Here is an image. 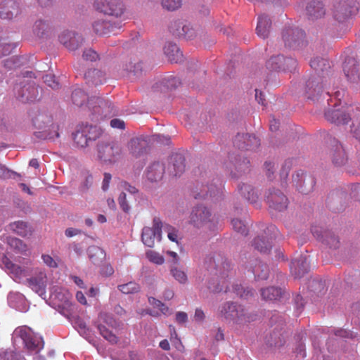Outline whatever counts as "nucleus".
<instances>
[{
	"instance_id": "47",
	"label": "nucleus",
	"mask_w": 360,
	"mask_h": 360,
	"mask_svg": "<svg viewBox=\"0 0 360 360\" xmlns=\"http://www.w3.org/2000/svg\"><path fill=\"white\" fill-rule=\"evenodd\" d=\"M328 245L330 248H337L339 245V240L333 233L325 231V237L323 242Z\"/></svg>"
},
{
	"instance_id": "10",
	"label": "nucleus",
	"mask_w": 360,
	"mask_h": 360,
	"mask_svg": "<svg viewBox=\"0 0 360 360\" xmlns=\"http://www.w3.org/2000/svg\"><path fill=\"white\" fill-rule=\"evenodd\" d=\"M99 158L104 162H115L121 154V148L117 143H101L98 146Z\"/></svg>"
},
{
	"instance_id": "25",
	"label": "nucleus",
	"mask_w": 360,
	"mask_h": 360,
	"mask_svg": "<svg viewBox=\"0 0 360 360\" xmlns=\"http://www.w3.org/2000/svg\"><path fill=\"white\" fill-rule=\"evenodd\" d=\"M271 20L267 15H261L258 17L257 25L256 27L257 34L263 39L267 38L270 33Z\"/></svg>"
},
{
	"instance_id": "42",
	"label": "nucleus",
	"mask_w": 360,
	"mask_h": 360,
	"mask_svg": "<svg viewBox=\"0 0 360 360\" xmlns=\"http://www.w3.org/2000/svg\"><path fill=\"white\" fill-rule=\"evenodd\" d=\"M283 60V56H273L266 62V67L271 70H282Z\"/></svg>"
},
{
	"instance_id": "15",
	"label": "nucleus",
	"mask_w": 360,
	"mask_h": 360,
	"mask_svg": "<svg viewBox=\"0 0 360 360\" xmlns=\"http://www.w3.org/2000/svg\"><path fill=\"white\" fill-rule=\"evenodd\" d=\"M20 13L19 4L15 0H5L0 3V18L11 20Z\"/></svg>"
},
{
	"instance_id": "41",
	"label": "nucleus",
	"mask_w": 360,
	"mask_h": 360,
	"mask_svg": "<svg viewBox=\"0 0 360 360\" xmlns=\"http://www.w3.org/2000/svg\"><path fill=\"white\" fill-rule=\"evenodd\" d=\"M220 193V188H217L216 186L210 185L203 186L201 192L198 195V196H195L197 198H205L207 197L214 198L217 196Z\"/></svg>"
},
{
	"instance_id": "58",
	"label": "nucleus",
	"mask_w": 360,
	"mask_h": 360,
	"mask_svg": "<svg viewBox=\"0 0 360 360\" xmlns=\"http://www.w3.org/2000/svg\"><path fill=\"white\" fill-rule=\"evenodd\" d=\"M73 310V305L72 303L66 299L64 303L62 304V310L60 313L66 317H69Z\"/></svg>"
},
{
	"instance_id": "16",
	"label": "nucleus",
	"mask_w": 360,
	"mask_h": 360,
	"mask_svg": "<svg viewBox=\"0 0 360 360\" xmlns=\"http://www.w3.org/2000/svg\"><path fill=\"white\" fill-rule=\"evenodd\" d=\"M59 41L68 49L75 51L82 45L83 38L74 32L64 31L60 34Z\"/></svg>"
},
{
	"instance_id": "1",
	"label": "nucleus",
	"mask_w": 360,
	"mask_h": 360,
	"mask_svg": "<svg viewBox=\"0 0 360 360\" xmlns=\"http://www.w3.org/2000/svg\"><path fill=\"white\" fill-rule=\"evenodd\" d=\"M71 99L74 105L78 107H82L87 102V107L94 115H104L103 109L109 108L108 102L100 97H92L89 98L86 94L81 89H75L71 96Z\"/></svg>"
},
{
	"instance_id": "34",
	"label": "nucleus",
	"mask_w": 360,
	"mask_h": 360,
	"mask_svg": "<svg viewBox=\"0 0 360 360\" xmlns=\"http://www.w3.org/2000/svg\"><path fill=\"white\" fill-rule=\"evenodd\" d=\"M238 189L242 196L252 204L256 203L257 200V194L252 186L243 184L238 186Z\"/></svg>"
},
{
	"instance_id": "60",
	"label": "nucleus",
	"mask_w": 360,
	"mask_h": 360,
	"mask_svg": "<svg viewBox=\"0 0 360 360\" xmlns=\"http://www.w3.org/2000/svg\"><path fill=\"white\" fill-rule=\"evenodd\" d=\"M126 197H127V195H126L125 192L122 191L118 198V202H119L121 209L124 212H128L130 207L127 202Z\"/></svg>"
},
{
	"instance_id": "21",
	"label": "nucleus",
	"mask_w": 360,
	"mask_h": 360,
	"mask_svg": "<svg viewBox=\"0 0 360 360\" xmlns=\"http://www.w3.org/2000/svg\"><path fill=\"white\" fill-rule=\"evenodd\" d=\"M18 89V96L23 102L34 101L39 96V88L34 84H27L22 87L16 86Z\"/></svg>"
},
{
	"instance_id": "3",
	"label": "nucleus",
	"mask_w": 360,
	"mask_h": 360,
	"mask_svg": "<svg viewBox=\"0 0 360 360\" xmlns=\"http://www.w3.org/2000/svg\"><path fill=\"white\" fill-rule=\"evenodd\" d=\"M358 11L356 0H340L333 4L331 10L333 18L339 23L349 20Z\"/></svg>"
},
{
	"instance_id": "50",
	"label": "nucleus",
	"mask_w": 360,
	"mask_h": 360,
	"mask_svg": "<svg viewBox=\"0 0 360 360\" xmlns=\"http://www.w3.org/2000/svg\"><path fill=\"white\" fill-rule=\"evenodd\" d=\"M6 267L10 270L11 273L13 274L15 277L20 278L24 275V270L18 265L8 261L5 263Z\"/></svg>"
},
{
	"instance_id": "22",
	"label": "nucleus",
	"mask_w": 360,
	"mask_h": 360,
	"mask_svg": "<svg viewBox=\"0 0 360 360\" xmlns=\"http://www.w3.org/2000/svg\"><path fill=\"white\" fill-rule=\"evenodd\" d=\"M27 285L39 295L45 293L46 286V275L44 271H39L36 276L27 279Z\"/></svg>"
},
{
	"instance_id": "6",
	"label": "nucleus",
	"mask_w": 360,
	"mask_h": 360,
	"mask_svg": "<svg viewBox=\"0 0 360 360\" xmlns=\"http://www.w3.org/2000/svg\"><path fill=\"white\" fill-rule=\"evenodd\" d=\"M18 333L29 351L37 353L44 347L42 338L34 335L30 328H19Z\"/></svg>"
},
{
	"instance_id": "13",
	"label": "nucleus",
	"mask_w": 360,
	"mask_h": 360,
	"mask_svg": "<svg viewBox=\"0 0 360 360\" xmlns=\"http://www.w3.org/2000/svg\"><path fill=\"white\" fill-rule=\"evenodd\" d=\"M210 211L205 206L198 205L192 210L190 223L196 227H201L210 221Z\"/></svg>"
},
{
	"instance_id": "43",
	"label": "nucleus",
	"mask_w": 360,
	"mask_h": 360,
	"mask_svg": "<svg viewBox=\"0 0 360 360\" xmlns=\"http://www.w3.org/2000/svg\"><path fill=\"white\" fill-rule=\"evenodd\" d=\"M7 243L12 249L19 252H24L27 250V245L19 238L9 237L7 239Z\"/></svg>"
},
{
	"instance_id": "38",
	"label": "nucleus",
	"mask_w": 360,
	"mask_h": 360,
	"mask_svg": "<svg viewBox=\"0 0 360 360\" xmlns=\"http://www.w3.org/2000/svg\"><path fill=\"white\" fill-rule=\"evenodd\" d=\"M51 27L49 23L44 20H37L33 25V32L39 37H43L49 32Z\"/></svg>"
},
{
	"instance_id": "24",
	"label": "nucleus",
	"mask_w": 360,
	"mask_h": 360,
	"mask_svg": "<svg viewBox=\"0 0 360 360\" xmlns=\"http://www.w3.org/2000/svg\"><path fill=\"white\" fill-rule=\"evenodd\" d=\"M169 172L174 176L181 175L185 170V158L180 153L172 154L169 157Z\"/></svg>"
},
{
	"instance_id": "28",
	"label": "nucleus",
	"mask_w": 360,
	"mask_h": 360,
	"mask_svg": "<svg viewBox=\"0 0 360 360\" xmlns=\"http://www.w3.org/2000/svg\"><path fill=\"white\" fill-rule=\"evenodd\" d=\"M84 79L86 84L91 85H99L103 84L105 80V74L96 69L89 70L84 74Z\"/></svg>"
},
{
	"instance_id": "2",
	"label": "nucleus",
	"mask_w": 360,
	"mask_h": 360,
	"mask_svg": "<svg viewBox=\"0 0 360 360\" xmlns=\"http://www.w3.org/2000/svg\"><path fill=\"white\" fill-rule=\"evenodd\" d=\"M218 317L222 321L236 323H243L250 321L243 306L233 302H226L219 307Z\"/></svg>"
},
{
	"instance_id": "49",
	"label": "nucleus",
	"mask_w": 360,
	"mask_h": 360,
	"mask_svg": "<svg viewBox=\"0 0 360 360\" xmlns=\"http://www.w3.org/2000/svg\"><path fill=\"white\" fill-rule=\"evenodd\" d=\"M148 302L150 304H151L154 308L158 309L162 314L166 315L167 314H169V307H167L161 301L150 297L148 298Z\"/></svg>"
},
{
	"instance_id": "4",
	"label": "nucleus",
	"mask_w": 360,
	"mask_h": 360,
	"mask_svg": "<svg viewBox=\"0 0 360 360\" xmlns=\"http://www.w3.org/2000/svg\"><path fill=\"white\" fill-rule=\"evenodd\" d=\"M94 7L105 15L115 18L121 17L125 11L121 0H95Z\"/></svg>"
},
{
	"instance_id": "45",
	"label": "nucleus",
	"mask_w": 360,
	"mask_h": 360,
	"mask_svg": "<svg viewBox=\"0 0 360 360\" xmlns=\"http://www.w3.org/2000/svg\"><path fill=\"white\" fill-rule=\"evenodd\" d=\"M170 272L176 281L181 284H185L188 281V277L185 271L176 266H172Z\"/></svg>"
},
{
	"instance_id": "14",
	"label": "nucleus",
	"mask_w": 360,
	"mask_h": 360,
	"mask_svg": "<svg viewBox=\"0 0 360 360\" xmlns=\"http://www.w3.org/2000/svg\"><path fill=\"white\" fill-rule=\"evenodd\" d=\"M292 181L298 191L303 194H308L312 191L315 185L314 179L310 175L305 174L302 171L297 172L295 176H292Z\"/></svg>"
},
{
	"instance_id": "48",
	"label": "nucleus",
	"mask_w": 360,
	"mask_h": 360,
	"mask_svg": "<svg viewBox=\"0 0 360 360\" xmlns=\"http://www.w3.org/2000/svg\"><path fill=\"white\" fill-rule=\"evenodd\" d=\"M146 255L150 262L155 264L161 265L165 262L164 257L155 251L148 250L146 252Z\"/></svg>"
},
{
	"instance_id": "39",
	"label": "nucleus",
	"mask_w": 360,
	"mask_h": 360,
	"mask_svg": "<svg viewBox=\"0 0 360 360\" xmlns=\"http://www.w3.org/2000/svg\"><path fill=\"white\" fill-rule=\"evenodd\" d=\"M252 245L255 249L263 254H266L270 252L271 248V243L269 240H265L264 238H255L252 242Z\"/></svg>"
},
{
	"instance_id": "23",
	"label": "nucleus",
	"mask_w": 360,
	"mask_h": 360,
	"mask_svg": "<svg viewBox=\"0 0 360 360\" xmlns=\"http://www.w3.org/2000/svg\"><path fill=\"white\" fill-rule=\"evenodd\" d=\"M336 107L337 104L335 103L333 108H330L326 111V119L328 121L337 124H347L349 120H350V117L340 108H336Z\"/></svg>"
},
{
	"instance_id": "5",
	"label": "nucleus",
	"mask_w": 360,
	"mask_h": 360,
	"mask_svg": "<svg viewBox=\"0 0 360 360\" xmlns=\"http://www.w3.org/2000/svg\"><path fill=\"white\" fill-rule=\"evenodd\" d=\"M99 134V130L96 127L86 124L78 126L72 135L75 144L78 147L84 148L89 141L95 140Z\"/></svg>"
},
{
	"instance_id": "64",
	"label": "nucleus",
	"mask_w": 360,
	"mask_h": 360,
	"mask_svg": "<svg viewBox=\"0 0 360 360\" xmlns=\"http://www.w3.org/2000/svg\"><path fill=\"white\" fill-rule=\"evenodd\" d=\"M351 131L356 139L360 142V122H353Z\"/></svg>"
},
{
	"instance_id": "61",
	"label": "nucleus",
	"mask_w": 360,
	"mask_h": 360,
	"mask_svg": "<svg viewBox=\"0 0 360 360\" xmlns=\"http://www.w3.org/2000/svg\"><path fill=\"white\" fill-rule=\"evenodd\" d=\"M100 320L104 321L108 325L115 327L116 326L115 320L109 314L106 313H102L99 316Z\"/></svg>"
},
{
	"instance_id": "44",
	"label": "nucleus",
	"mask_w": 360,
	"mask_h": 360,
	"mask_svg": "<svg viewBox=\"0 0 360 360\" xmlns=\"http://www.w3.org/2000/svg\"><path fill=\"white\" fill-rule=\"evenodd\" d=\"M98 329L100 334L108 341L112 344L117 343L118 341L117 337L113 334L110 330H108L105 326L99 324Z\"/></svg>"
},
{
	"instance_id": "40",
	"label": "nucleus",
	"mask_w": 360,
	"mask_h": 360,
	"mask_svg": "<svg viewBox=\"0 0 360 360\" xmlns=\"http://www.w3.org/2000/svg\"><path fill=\"white\" fill-rule=\"evenodd\" d=\"M171 31L174 34H176L179 37H183L188 39H191L195 37L196 33L194 29L189 25H184L181 27V30L176 29V30H174L173 27H171Z\"/></svg>"
},
{
	"instance_id": "9",
	"label": "nucleus",
	"mask_w": 360,
	"mask_h": 360,
	"mask_svg": "<svg viewBox=\"0 0 360 360\" xmlns=\"http://www.w3.org/2000/svg\"><path fill=\"white\" fill-rule=\"evenodd\" d=\"M343 70L347 79L360 87V63L354 57H347L343 65Z\"/></svg>"
},
{
	"instance_id": "29",
	"label": "nucleus",
	"mask_w": 360,
	"mask_h": 360,
	"mask_svg": "<svg viewBox=\"0 0 360 360\" xmlns=\"http://www.w3.org/2000/svg\"><path fill=\"white\" fill-rule=\"evenodd\" d=\"M310 66L314 70L318 75H324L327 73L330 68V62L324 58L316 57L310 61Z\"/></svg>"
},
{
	"instance_id": "8",
	"label": "nucleus",
	"mask_w": 360,
	"mask_h": 360,
	"mask_svg": "<svg viewBox=\"0 0 360 360\" xmlns=\"http://www.w3.org/2000/svg\"><path fill=\"white\" fill-rule=\"evenodd\" d=\"M120 27L119 23L112 22L105 18H97L92 22L94 32L100 36L116 34Z\"/></svg>"
},
{
	"instance_id": "35",
	"label": "nucleus",
	"mask_w": 360,
	"mask_h": 360,
	"mask_svg": "<svg viewBox=\"0 0 360 360\" xmlns=\"http://www.w3.org/2000/svg\"><path fill=\"white\" fill-rule=\"evenodd\" d=\"M128 148L134 156H138L145 150V141L139 138H133L128 143Z\"/></svg>"
},
{
	"instance_id": "19",
	"label": "nucleus",
	"mask_w": 360,
	"mask_h": 360,
	"mask_svg": "<svg viewBox=\"0 0 360 360\" xmlns=\"http://www.w3.org/2000/svg\"><path fill=\"white\" fill-rule=\"evenodd\" d=\"M323 79L314 78L307 82V94L309 99L319 101L323 91Z\"/></svg>"
},
{
	"instance_id": "46",
	"label": "nucleus",
	"mask_w": 360,
	"mask_h": 360,
	"mask_svg": "<svg viewBox=\"0 0 360 360\" xmlns=\"http://www.w3.org/2000/svg\"><path fill=\"white\" fill-rule=\"evenodd\" d=\"M117 288L124 294L135 293L139 292L140 289L139 284L135 282L120 285Z\"/></svg>"
},
{
	"instance_id": "26",
	"label": "nucleus",
	"mask_w": 360,
	"mask_h": 360,
	"mask_svg": "<svg viewBox=\"0 0 360 360\" xmlns=\"http://www.w3.org/2000/svg\"><path fill=\"white\" fill-rule=\"evenodd\" d=\"M307 13L311 20L323 16L326 13L322 2L316 0L310 1L307 6Z\"/></svg>"
},
{
	"instance_id": "59",
	"label": "nucleus",
	"mask_w": 360,
	"mask_h": 360,
	"mask_svg": "<svg viewBox=\"0 0 360 360\" xmlns=\"http://www.w3.org/2000/svg\"><path fill=\"white\" fill-rule=\"evenodd\" d=\"M82 57L85 60L96 61L98 58V55L95 51L89 49L84 51Z\"/></svg>"
},
{
	"instance_id": "51",
	"label": "nucleus",
	"mask_w": 360,
	"mask_h": 360,
	"mask_svg": "<svg viewBox=\"0 0 360 360\" xmlns=\"http://www.w3.org/2000/svg\"><path fill=\"white\" fill-rule=\"evenodd\" d=\"M14 48L13 44L7 42V39H3L0 42V57L9 55Z\"/></svg>"
},
{
	"instance_id": "17",
	"label": "nucleus",
	"mask_w": 360,
	"mask_h": 360,
	"mask_svg": "<svg viewBox=\"0 0 360 360\" xmlns=\"http://www.w3.org/2000/svg\"><path fill=\"white\" fill-rule=\"evenodd\" d=\"M290 272L295 278H301L309 270V262L306 255H300L298 258L292 261Z\"/></svg>"
},
{
	"instance_id": "36",
	"label": "nucleus",
	"mask_w": 360,
	"mask_h": 360,
	"mask_svg": "<svg viewBox=\"0 0 360 360\" xmlns=\"http://www.w3.org/2000/svg\"><path fill=\"white\" fill-rule=\"evenodd\" d=\"M123 68L129 74H133L134 76H138L142 71V65L136 58H134V60L130 59L126 61Z\"/></svg>"
},
{
	"instance_id": "27",
	"label": "nucleus",
	"mask_w": 360,
	"mask_h": 360,
	"mask_svg": "<svg viewBox=\"0 0 360 360\" xmlns=\"http://www.w3.org/2000/svg\"><path fill=\"white\" fill-rule=\"evenodd\" d=\"M164 52L172 63H179L182 60V52L176 44L167 43L164 47Z\"/></svg>"
},
{
	"instance_id": "32",
	"label": "nucleus",
	"mask_w": 360,
	"mask_h": 360,
	"mask_svg": "<svg viewBox=\"0 0 360 360\" xmlns=\"http://www.w3.org/2000/svg\"><path fill=\"white\" fill-rule=\"evenodd\" d=\"M283 294V290L281 288L269 287L261 290V295L265 300H278Z\"/></svg>"
},
{
	"instance_id": "31",
	"label": "nucleus",
	"mask_w": 360,
	"mask_h": 360,
	"mask_svg": "<svg viewBox=\"0 0 360 360\" xmlns=\"http://www.w3.org/2000/svg\"><path fill=\"white\" fill-rule=\"evenodd\" d=\"M10 228L13 232L22 237L31 235L32 232L29 224L23 221H17L11 224Z\"/></svg>"
},
{
	"instance_id": "20",
	"label": "nucleus",
	"mask_w": 360,
	"mask_h": 360,
	"mask_svg": "<svg viewBox=\"0 0 360 360\" xmlns=\"http://www.w3.org/2000/svg\"><path fill=\"white\" fill-rule=\"evenodd\" d=\"M330 156L333 164L336 167H341L347 162V155L342 144L336 141H333Z\"/></svg>"
},
{
	"instance_id": "33",
	"label": "nucleus",
	"mask_w": 360,
	"mask_h": 360,
	"mask_svg": "<svg viewBox=\"0 0 360 360\" xmlns=\"http://www.w3.org/2000/svg\"><path fill=\"white\" fill-rule=\"evenodd\" d=\"M87 254L89 259L94 264H99L102 262L105 257V253L101 248L92 245L87 250Z\"/></svg>"
},
{
	"instance_id": "37",
	"label": "nucleus",
	"mask_w": 360,
	"mask_h": 360,
	"mask_svg": "<svg viewBox=\"0 0 360 360\" xmlns=\"http://www.w3.org/2000/svg\"><path fill=\"white\" fill-rule=\"evenodd\" d=\"M252 273L257 279L264 280L268 278L269 269L265 264L258 261L252 266Z\"/></svg>"
},
{
	"instance_id": "54",
	"label": "nucleus",
	"mask_w": 360,
	"mask_h": 360,
	"mask_svg": "<svg viewBox=\"0 0 360 360\" xmlns=\"http://www.w3.org/2000/svg\"><path fill=\"white\" fill-rule=\"evenodd\" d=\"M283 71H292L297 66V60L292 58H284L282 65Z\"/></svg>"
},
{
	"instance_id": "11",
	"label": "nucleus",
	"mask_w": 360,
	"mask_h": 360,
	"mask_svg": "<svg viewBox=\"0 0 360 360\" xmlns=\"http://www.w3.org/2000/svg\"><path fill=\"white\" fill-rule=\"evenodd\" d=\"M282 38L285 46L289 48H296L300 46L305 38V34L303 30L299 28L289 27L283 30Z\"/></svg>"
},
{
	"instance_id": "57",
	"label": "nucleus",
	"mask_w": 360,
	"mask_h": 360,
	"mask_svg": "<svg viewBox=\"0 0 360 360\" xmlns=\"http://www.w3.org/2000/svg\"><path fill=\"white\" fill-rule=\"evenodd\" d=\"M93 177L89 173H85L84 176V181L82 183L80 190L82 192L86 191L92 185Z\"/></svg>"
},
{
	"instance_id": "63",
	"label": "nucleus",
	"mask_w": 360,
	"mask_h": 360,
	"mask_svg": "<svg viewBox=\"0 0 360 360\" xmlns=\"http://www.w3.org/2000/svg\"><path fill=\"white\" fill-rule=\"evenodd\" d=\"M290 162L286 161L284 165H283V167L280 172V176L282 180H285L288 176L289 171L290 169Z\"/></svg>"
},
{
	"instance_id": "18",
	"label": "nucleus",
	"mask_w": 360,
	"mask_h": 360,
	"mask_svg": "<svg viewBox=\"0 0 360 360\" xmlns=\"http://www.w3.org/2000/svg\"><path fill=\"white\" fill-rule=\"evenodd\" d=\"M235 145L241 149L253 150L260 145L259 139L255 135L238 134L234 141Z\"/></svg>"
},
{
	"instance_id": "52",
	"label": "nucleus",
	"mask_w": 360,
	"mask_h": 360,
	"mask_svg": "<svg viewBox=\"0 0 360 360\" xmlns=\"http://www.w3.org/2000/svg\"><path fill=\"white\" fill-rule=\"evenodd\" d=\"M163 8L168 11H174L181 6V0H161Z\"/></svg>"
},
{
	"instance_id": "56",
	"label": "nucleus",
	"mask_w": 360,
	"mask_h": 360,
	"mask_svg": "<svg viewBox=\"0 0 360 360\" xmlns=\"http://www.w3.org/2000/svg\"><path fill=\"white\" fill-rule=\"evenodd\" d=\"M44 82L51 88L56 89L59 88V83L56 81V77L53 75H46L43 77Z\"/></svg>"
},
{
	"instance_id": "55",
	"label": "nucleus",
	"mask_w": 360,
	"mask_h": 360,
	"mask_svg": "<svg viewBox=\"0 0 360 360\" xmlns=\"http://www.w3.org/2000/svg\"><path fill=\"white\" fill-rule=\"evenodd\" d=\"M231 224L233 229L238 233L241 234H245L247 233V227L241 220L233 219L231 221Z\"/></svg>"
},
{
	"instance_id": "30",
	"label": "nucleus",
	"mask_w": 360,
	"mask_h": 360,
	"mask_svg": "<svg viewBox=\"0 0 360 360\" xmlns=\"http://www.w3.org/2000/svg\"><path fill=\"white\" fill-rule=\"evenodd\" d=\"M165 172V166L160 162H154L150 165L147 170V178L150 181L160 180Z\"/></svg>"
},
{
	"instance_id": "62",
	"label": "nucleus",
	"mask_w": 360,
	"mask_h": 360,
	"mask_svg": "<svg viewBox=\"0 0 360 360\" xmlns=\"http://www.w3.org/2000/svg\"><path fill=\"white\" fill-rule=\"evenodd\" d=\"M110 127L114 129H125V123L124 122L119 118H115L112 119L110 121Z\"/></svg>"
},
{
	"instance_id": "53",
	"label": "nucleus",
	"mask_w": 360,
	"mask_h": 360,
	"mask_svg": "<svg viewBox=\"0 0 360 360\" xmlns=\"http://www.w3.org/2000/svg\"><path fill=\"white\" fill-rule=\"evenodd\" d=\"M163 229L171 241L178 243V231L174 227L166 224L163 226Z\"/></svg>"
},
{
	"instance_id": "12",
	"label": "nucleus",
	"mask_w": 360,
	"mask_h": 360,
	"mask_svg": "<svg viewBox=\"0 0 360 360\" xmlns=\"http://www.w3.org/2000/svg\"><path fill=\"white\" fill-rule=\"evenodd\" d=\"M266 202L269 207L278 210L283 211L287 208L288 198L278 189L269 190L266 196Z\"/></svg>"
},
{
	"instance_id": "7",
	"label": "nucleus",
	"mask_w": 360,
	"mask_h": 360,
	"mask_svg": "<svg viewBox=\"0 0 360 360\" xmlns=\"http://www.w3.org/2000/svg\"><path fill=\"white\" fill-rule=\"evenodd\" d=\"M162 224L159 218H154L153 227L146 226L143 229L141 238L143 243L148 247L153 248L155 245V240H161V231Z\"/></svg>"
}]
</instances>
